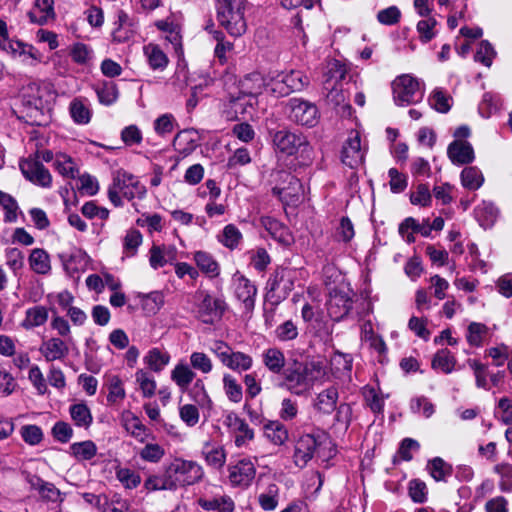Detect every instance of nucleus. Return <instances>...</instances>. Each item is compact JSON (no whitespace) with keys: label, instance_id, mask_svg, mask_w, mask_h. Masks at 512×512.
Masks as SVG:
<instances>
[{"label":"nucleus","instance_id":"nucleus-56","mask_svg":"<svg viewBox=\"0 0 512 512\" xmlns=\"http://www.w3.org/2000/svg\"><path fill=\"white\" fill-rule=\"evenodd\" d=\"M242 240V233L233 224H228L223 228L222 234L219 237V241L231 250L238 247Z\"/></svg>","mask_w":512,"mask_h":512},{"label":"nucleus","instance_id":"nucleus-11","mask_svg":"<svg viewBox=\"0 0 512 512\" xmlns=\"http://www.w3.org/2000/svg\"><path fill=\"white\" fill-rule=\"evenodd\" d=\"M223 425L234 437V443L237 448L247 446L248 443L254 439L253 429L250 428L245 419L241 418L233 411H229L224 414Z\"/></svg>","mask_w":512,"mask_h":512},{"label":"nucleus","instance_id":"nucleus-20","mask_svg":"<svg viewBox=\"0 0 512 512\" xmlns=\"http://www.w3.org/2000/svg\"><path fill=\"white\" fill-rule=\"evenodd\" d=\"M447 154L451 162L456 165L469 164L475 158L472 145L465 140L453 141L448 146Z\"/></svg>","mask_w":512,"mask_h":512},{"label":"nucleus","instance_id":"nucleus-52","mask_svg":"<svg viewBox=\"0 0 512 512\" xmlns=\"http://www.w3.org/2000/svg\"><path fill=\"white\" fill-rule=\"evenodd\" d=\"M115 474L117 480L125 489H135L142 481L140 474L130 468L118 467Z\"/></svg>","mask_w":512,"mask_h":512},{"label":"nucleus","instance_id":"nucleus-58","mask_svg":"<svg viewBox=\"0 0 512 512\" xmlns=\"http://www.w3.org/2000/svg\"><path fill=\"white\" fill-rule=\"evenodd\" d=\"M135 379L144 397L150 398L154 396L156 391V382L147 371L143 369L137 370L135 373Z\"/></svg>","mask_w":512,"mask_h":512},{"label":"nucleus","instance_id":"nucleus-10","mask_svg":"<svg viewBox=\"0 0 512 512\" xmlns=\"http://www.w3.org/2000/svg\"><path fill=\"white\" fill-rule=\"evenodd\" d=\"M289 119L299 125L313 127L318 122L317 107L306 100L291 98L287 103Z\"/></svg>","mask_w":512,"mask_h":512},{"label":"nucleus","instance_id":"nucleus-16","mask_svg":"<svg viewBox=\"0 0 512 512\" xmlns=\"http://www.w3.org/2000/svg\"><path fill=\"white\" fill-rule=\"evenodd\" d=\"M233 286L236 298L243 303L245 309H253L257 294L256 286L238 272L233 275Z\"/></svg>","mask_w":512,"mask_h":512},{"label":"nucleus","instance_id":"nucleus-51","mask_svg":"<svg viewBox=\"0 0 512 512\" xmlns=\"http://www.w3.org/2000/svg\"><path fill=\"white\" fill-rule=\"evenodd\" d=\"M99 101L104 105L113 104L118 98L117 85L112 81H104L95 87Z\"/></svg>","mask_w":512,"mask_h":512},{"label":"nucleus","instance_id":"nucleus-36","mask_svg":"<svg viewBox=\"0 0 512 512\" xmlns=\"http://www.w3.org/2000/svg\"><path fill=\"white\" fill-rule=\"evenodd\" d=\"M263 364L272 373L279 374L285 367L286 359L284 353L275 347L268 348L262 355Z\"/></svg>","mask_w":512,"mask_h":512},{"label":"nucleus","instance_id":"nucleus-29","mask_svg":"<svg viewBox=\"0 0 512 512\" xmlns=\"http://www.w3.org/2000/svg\"><path fill=\"white\" fill-rule=\"evenodd\" d=\"M202 456L206 464L216 470H221L227 459V453L223 446L210 443L204 445Z\"/></svg>","mask_w":512,"mask_h":512},{"label":"nucleus","instance_id":"nucleus-34","mask_svg":"<svg viewBox=\"0 0 512 512\" xmlns=\"http://www.w3.org/2000/svg\"><path fill=\"white\" fill-rule=\"evenodd\" d=\"M337 400V388L329 387L317 395L314 402V407L323 414H330L335 410Z\"/></svg>","mask_w":512,"mask_h":512},{"label":"nucleus","instance_id":"nucleus-46","mask_svg":"<svg viewBox=\"0 0 512 512\" xmlns=\"http://www.w3.org/2000/svg\"><path fill=\"white\" fill-rule=\"evenodd\" d=\"M427 470L435 481H446L452 474V467L442 458L435 457L428 461Z\"/></svg>","mask_w":512,"mask_h":512},{"label":"nucleus","instance_id":"nucleus-31","mask_svg":"<svg viewBox=\"0 0 512 512\" xmlns=\"http://www.w3.org/2000/svg\"><path fill=\"white\" fill-rule=\"evenodd\" d=\"M28 262L31 270L36 274L47 275L52 269L50 256L47 251L42 248H34L31 250Z\"/></svg>","mask_w":512,"mask_h":512},{"label":"nucleus","instance_id":"nucleus-4","mask_svg":"<svg viewBox=\"0 0 512 512\" xmlns=\"http://www.w3.org/2000/svg\"><path fill=\"white\" fill-rule=\"evenodd\" d=\"M145 195L146 188L137 177L123 170L114 173L108 187V198L115 207L123 206V198L131 201L134 198L142 199Z\"/></svg>","mask_w":512,"mask_h":512},{"label":"nucleus","instance_id":"nucleus-24","mask_svg":"<svg viewBox=\"0 0 512 512\" xmlns=\"http://www.w3.org/2000/svg\"><path fill=\"white\" fill-rule=\"evenodd\" d=\"M28 17L32 23L44 25L55 17L54 0H36Z\"/></svg>","mask_w":512,"mask_h":512},{"label":"nucleus","instance_id":"nucleus-26","mask_svg":"<svg viewBox=\"0 0 512 512\" xmlns=\"http://www.w3.org/2000/svg\"><path fill=\"white\" fill-rule=\"evenodd\" d=\"M261 226L269 233V235L278 242L288 245L291 242V235L287 227H285L277 219L270 216H262L260 218Z\"/></svg>","mask_w":512,"mask_h":512},{"label":"nucleus","instance_id":"nucleus-5","mask_svg":"<svg viewBox=\"0 0 512 512\" xmlns=\"http://www.w3.org/2000/svg\"><path fill=\"white\" fill-rule=\"evenodd\" d=\"M168 478H170L174 490L178 487H187L201 482L205 472L201 464L194 460L183 458L173 459L167 466Z\"/></svg>","mask_w":512,"mask_h":512},{"label":"nucleus","instance_id":"nucleus-53","mask_svg":"<svg viewBox=\"0 0 512 512\" xmlns=\"http://www.w3.org/2000/svg\"><path fill=\"white\" fill-rule=\"evenodd\" d=\"M190 395L192 399L197 403L199 407L202 409H207L210 411L213 407V402L209 397L203 380L197 379L190 391Z\"/></svg>","mask_w":512,"mask_h":512},{"label":"nucleus","instance_id":"nucleus-13","mask_svg":"<svg viewBox=\"0 0 512 512\" xmlns=\"http://www.w3.org/2000/svg\"><path fill=\"white\" fill-rule=\"evenodd\" d=\"M20 169L26 179L44 188L52 183V176L38 159H25L20 162Z\"/></svg>","mask_w":512,"mask_h":512},{"label":"nucleus","instance_id":"nucleus-6","mask_svg":"<svg viewBox=\"0 0 512 512\" xmlns=\"http://www.w3.org/2000/svg\"><path fill=\"white\" fill-rule=\"evenodd\" d=\"M210 351L227 368L236 371H248L253 366V358L241 351H234L226 342L222 340L214 341Z\"/></svg>","mask_w":512,"mask_h":512},{"label":"nucleus","instance_id":"nucleus-12","mask_svg":"<svg viewBox=\"0 0 512 512\" xmlns=\"http://www.w3.org/2000/svg\"><path fill=\"white\" fill-rule=\"evenodd\" d=\"M277 175L287 186H276L272 189L285 205H297L304 195V188L298 178L287 172H278Z\"/></svg>","mask_w":512,"mask_h":512},{"label":"nucleus","instance_id":"nucleus-14","mask_svg":"<svg viewBox=\"0 0 512 512\" xmlns=\"http://www.w3.org/2000/svg\"><path fill=\"white\" fill-rule=\"evenodd\" d=\"M364 154L359 133L351 131L341 150L342 163L350 168H356L362 164Z\"/></svg>","mask_w":512,"mask_h":512},{"label":"nucleus","instance_id":"nucleus-60","mask_svg":"<svg viewBox=\"0 0 512 512\" xmlns=\"http://www.w3.org/2000/svg\"><path fill=\"white\" fill-rule=\"evenodd\" d=\"M323 89L327 92V100L334 106L344 105L348 108L350 106L346 103L347 95L345 94L342 84H323Z\"/></svg>","mask_w":512,"mask_h":512},{"label":"nucleus","instance_id":"nucleus-62","mask_svg":"<svg viewBox=\"0 0 512 512\" xmlns=\"http://www.w3.org/2000/svg\"><path fill=\"white\" fill-rule=\"evenodd\" d=\"M289 93L302 90L308 84V77L301 71L281 73Z\"/></svg>","mask_w":512,"mask_h":512},{"label":"nucleus","instance_id":"nucleus-49","mask_svg":"<svg viewBox=\"0 0 512 512\" xmlns=\"http://www.w3.org/2000/svg\"><path fill=\"white\" fill-rule=\"evenodd\" d=\"M71 454L78 461H86L92 459L97 454V446L91 440L73 443L70 446Z\"/></svg>","mask_w":512,"mask_h":512},{"label":"nucleus","instance_id":"nucleus-39","mask_svg":"<svg viewBox=\"0 0 512 512\" xmlns=\"http://www.w3.org/2000/svg\"><path fill=\"white\" fill-rule=\"evenodd\" d=\"M48 320V310L44 306H33L26 310L22 327L29 330L45 324Z\"/></svg>","mask_w":512,"mask_h":512},{"label":"nucleus","instance_id":"nucleus-22","mask_svg":"<svg viewBox=\"0 0 512 512\" xmlns=\"http://www.w3.org/2000/svg\"><path fill=\"white\" fill-rule=\"evenodd\" d=\"M39 351L47 362H52L64 359L69 354V347L61 338L52 337L42 342Z\"/></svg>","mask_w":512,"mask_h":512},{"label":"nucleus","instance_id":"nucleus-15","mask_svg":"<svg viewBox=\"0 0 512 512\" xmlns=\"http://www.w3.org/2000/svg\"><path fill=\"white\" fill-rule=\"evenodd\" d=\"M202 300L198 305L197 314L199 319L206 324H213L221 319L224 313V302L220 299H214L208 293H200Z\"/></svg>","mask_w":512,"mask_h":512},{"label":"nucleus","instance_id":"nucleus-3","mask_svg":"<svg viewBox=\"0 0 512 512\" xmlns=\"http://www.w3.org/2000/svg\"><path fill=\"white\" fill-rule=\"evenodd\" d=\"M246 0H217V20L226 31L234 37L246 32Z\"/></svg>","mask_w":512,"mask_h":512},{"label":"nucleus","instance_id":"nucleus-44","mask_svg":"<svg viewBox=\"0 0 512 512\" xmlns=\"http://www.w3.org/2000/svg\"><path fill=\"white\" fill-rule=\"evenodd\" d=\"M258 503L264 511H274L279 503V487L275 483L269 484L258 495Z\"/></svg>","mask_w":512,"mask_h":512},{"label":"nucleus","instance_id":"nucleus-43","mask_svg":"<svg viewBox=\"0 0 512 512\" xmlns=\"http://www.w3.org/2000/svg\"><path fill=\"white\" fill-rule=\"evenodd\" d=\"M460 178L462 186L473 191L478 190L484 183V176L481 170L475 166L464 168Z\"/></svg>","mask_w":512,"mask_h":512},{"label":"nucleus","instance_id":"nucleus-23","mask_svg":"<svg viewBox=\"0 0 512 512\" xmlns=\"http://www.w3.org/2000/svg\"><path fill=\"white\" fill-rule=\"evenodd\" d=\"M266 86V81L260 73H251L245 76L239 83V93L253 100H257Z\"/></svg>","mask_w":512,"mask_h":512},{"label":"nucleus","instance_id":"nucleus-50","mask_svg":"<svg viewBox=\"0 0 512 512\" xmlns=\"http://www.w3.org/2000/svg\"><path fill=\"white\" fill-rule=\"evenodd\" d=\"M437 20L429 16L423 20H420L416 25V30L419 35V40L422 43H428L434 39L438 33L437 31Z\"/></svg>","mask_w":512,"mask_h":512},{"label":"nucleus","instance_id":"nucleus-35","mask_svg":"<svg viewBox=\"0 0 512 512\" xmlns=\"http://www.w3.org/2000/svg\"><path fill=\"white\" fill-rule=\"evenodd\" d=\"M26 479L31 487L39 492L43 499L52 502L60 500V491L52 483L45 482L34 475H28Z\"/></svg>","mask_w":512,"mask_h":512},{"label":"nucleus","instance_id":"nucleus-33","mask_svg":"<svg viewBox=\"0 0 512 512\" xmlns=\"http://www.w3.org/2000/svg\"><path fill=\"white\" fill-rule=\"evenodd\" d=\"M196 374L193 369L185 362H179L175 365L171 371L172 381L180 388L185 391L188 389L190 384L193 382Z\"/></svg>","mask_w":512,"mask_h":512},{"label":"nucleus","instance_id":"nucleus-57","mask_svg":"<svg viewBox=\"0 0 512 512\" xmlns=\"http://www.w3.org/2000/svg\"><path fill=\"white\" fill-rule=\"evenodd\" d=\"M70 114L73 121L77 124H87L91 119L90 109L83 103L82 100L74 99L70 103Z\"/></svg>","mask_w":512,"mask_h":512},{"label":"nucleus","instance_id":"nucleus-17","mask_svg":"<svg viewBox=\"0 0 512 512\" xmlns=\"http://www.w3.org/2000/svg\"><path fill=\"white\" fill-rule=\"evenodd\" d=\"M256 104L257 100L239 93L237 96L230 97L225 112L229 119L246 118L252 115Z\"/></svg>","mask_w":512,"mask_h":512},{"label":"nucleus","instance_id":"nucleus-7","mask_svg":"<svg viewBox=\"0 0 512 512\" xmlns=\"http://www.w3.org/2000/svg\"><path fill=\"white\" fill-rule=\"evenodd\" d=\"M393 99L399 106H406L420 101L424 90L420 81L410 74L398 76L392 83Z\"/></svg>","mask_w":512,"mask_h":512},{"label":"nucleus","instance_id":"nucleus-64","mask_svg":"<svg viewBox=\"0 0 512 512\" xmlns=\"http://www.w3.org/2000/svg\"><path fill=\"white\" fill-rule=\"evenodd\" d=\"M190 365L192 369L202 374H209L213 370L212 359L204 352H192L190 355Z\"/></svg>","mask_w":512,"mask_h":512},{"label":"nucleus","instance_id":"nucleus-38","mask_svg":"<svg viewBox=\"0 0 512 512\" xmlns=\"http://www.w3.org/2000/svg\"><path fill=\"white\" fill-rule=\"evenodd\" d=\"M498 215V209L489 201H483L475 208V217L484 228L492 226L497 220Z\"/></svg>","mask_w":512,"mask_h":512},{"label":"nucleus","instance_id":"nucleus-9","mask_svg":"<svg viewBox=\"0 0 512 512\" xmlns=\"http://www.w3.org/2000/svg\"><path fill=\"white\" fill-rule=\"evenodd\" d=\"M228 480L232 487L246 489L256 476L255 462L250 458H241L227 467Z\"/></svg>","mask_w":512,"mask_h":512},{"label":"nucleus","instance_id":"nucleus-48","mask_svg":"<svg viewBox=\"0 0 512 512\" xmlns=\"http://www.w3.org/2000/svg\"><path fill=\"white\" fill-rule=\"evenodd\" d=\"M143 236L137 229H129L126 231L122 244H123V256L133 257L137 254L139 246L142 244Z\"/></svg>","mask_w":512,"mask_h":512},{"label":"nucleus","instance_id":"nucleus-45","mask_svg":"<svg viewBox=\"0 0 512 512\" xmlns=\"http://www.w3.org/2000/svg\"><path fill=\"white\" fill-rule=\"evenodd\" d=\"M456 365L454 355L448 349L439 350L432 359V368L450 374Z\"/></svg>","mask_w":512,"mask_h":512},{"label":"nucleus","instance_id":"nucleus-37","mask_svg":"<svg viewBox=\"0 0 512 512\" xmlns=\"http://www.w3.org/2000/svg\"><path fill=\"white\" fill-rule=\"evenodd\" d=\"M201 508L207 511L234 512L235 503L228 495L213 497L211 499H199Z\"/></svg>","mask_w":512,"mask_h":512},{"label":"nucleus","instance_id":"nucleus-18","mask_svg":"<svg viewBox=\"0 0 512 512\" xmlns=\"http://www.w3.org/2000/svg\"><path fill=\"white\" fill-rule=\"evenodd\" d=\"M120 421L126 432L141 443H144L151 435L149 429L130 410L122 411Z\"/></svg>","mask_w":512,"mask_h":512},{"label":"nucleus","instance_id":"nucleus-41","mask_svg":"<svg viewBox=\"0 0 512 512\" xmlns=\"http://www.w3.org/2000/svg\"><path fill=\"white\" fill-rule=\"evenodd\" d=\"M87 265L88 257L86 253L81 250L71 253L68 258L63 260V266L66 272L72 277L85 271Z\"/></svg>","mask_w":512,"mask_h":512},{"label":"nucleus","instance_id":"nucleus-19","mask_svg":"<svg viewBox=\"0 0 512 512\" xmlns=\"http://www.w3.org/2000/svg\"><path fill=\"white\" fill-rule=\"evenodd\" d=\"M352 299L343 292L334 291L327 302V311L334 321L342 320L352 308Z\"/></svg>","mask_w":512,"mask_h":512},{"label":"nucleus","instance_id":"nucleus-25","mask_svg":"<svg viewBox=\"0 0 512 512\" xmlns=\"http://www.w3.org/2000/svg\"><path fill=\"white\" fill-rule=\"evenodd\" d=\"M193 260L197 266V270L210 278H215L220 275V265L214 256L206 251H196L193 254Z\"/></svg>","mask_w":512,"mask_h":512},{"label":"nucleus","instance_id":"nucleus-59","mask_svg":"<svg viewBox=\"0 0 512 512\" xmlns=\"http://www.w3.org/2000/svg\"><path fill=\"white\" fill-rule=\"evenodd\" d=\"M139 457L150 463H158L165 455V449L158 443H147L138 452Z\"/></svg>","mask_w":512,"mask_h":512},{"label":"nucleus","instance_id":"nucleus-63","mask_svg":"<svg viewBox=\"0 0 512 512\" xmlns=\"http://www.w3.org/2000/svg\"><path fill=\"white\" fill-rule=\"evenodd\" d=\"M0 206L3 208L5 222H15L17 220L18 204L16 200L8 193L0 190Z\"/></svg>","mask_w":512,"mask_h":512},{"label":"nucleus","instance_id":"nucleus-42","mask_svg":"<svg viewBox=\"0 0 512 512\" xmlns=\"http://www.w3.org/2000/svg\"><path fill=\"white\" fill-rule=\"evenodd\" d=\"M223 390L232 403H240L243 399V388L239 381L230 373H225L222 379Z\"/></svg>","mask_w":512,"mask_h":512},{"label":"nucleus","instance_id":"nucleus-54","mask_svg":"<svg viewBox=\"0 0 512 512\" xmlns=\"http://www.w3.org/2000/svg\"><path fill=\"white\" fill-rule=\"evenodd\" d=\"M346 75V67L338 60H331L327 64L325 80L323 84H342Z\"/></svg>","mask_w":512,"mask_h":512},{"label":"nucleus","instance_id":"nucleus-30","mask_svg":"<svg viewBox=\"0 0 512 512\" xmlns=\"http://www.w3.org/2000/svg\"><path fill=\"white\" fill-rule=\"evenodd\" d=\"M143 53L152 70L163 71L169 63L165 52L156 44L149 43L145 45L143 47Z\"/></svg>","mask_w":512,"mask_h":512},{"label":"nucleus","instance_id":"nucleus-40","mask_svg":"<svg viewBox=\"0 0 512 512\" xmlns=\"http://www.w3.org/2000/svg\"><path fill=\"white\" fill-rule=\"evenodd\" d=\"M107 402L109 405L117 406L123 402L126 397L124 383L117 375H112L107 380Z\"/></svg>","mask_w":512,"mask_h":512},{"label":"nucleus","instance_id":"nucleus-8","mask_svg":"<svg viewBox=\"0 0 512 512\" xmlns=\"http://www.w3.org/2000/svg\"><path fill=\"white\" fill-rule=\"evenodd\" d=\"M272 141L275 150L287 156H292L299 152L309 156L311 150L306 136L301 132L282 129L273 134Z\"/></svg>","mask_w":512,"mask_h":512},{"label":"nucleus","instance_id":"nucleus-2","mask_svg":"<svg viewBox=\"0 0 512 512\" xmlns=\"http://www.w3.org/2000/svg\"><path fill=\"white\" fill-rule=\"evenodd\" d=\"M335 455L336 449L326 434H305L295 443L293 461L297 467L304 468L314 457L328 462Z\"/></svg>","mask_w":512,"mask_h":512},{"label":"nucleus","instance_id":"nucleus-27","mask_svg":"<svg viewBox=\"0 0 512 512\" xmlns=\"http://www.w3.org/2000/svg\"><path fill=\"white\" fill-rule=\"evenodd\" d=\"M268 285L271 291L287 295L293 288V271L286 268L277 269L270 277Z\"/></svg>","mask_w":512,"mask_h":512},{"label":"nucleus","instance_id":"nucleus-1","mask_svg":"<svg viewBox=\"0 0 512 512\" xmlns=\"http://www.w3.org/2000/svg\"><path fill=\"white\" fill-rule=\"evenodd\" d=\"M326 376L324 361H296L284 371L282 386L292 394L301 396L309 392L315 383L324 381Z\"/></svg>","mask_w":512,"mask_h":512},{"label":"nucleus","instance_id":"nucleus-55","mask_svg":"<svg viewBox=\"0 0 512 512\" xmlns=\"http://www.w3.org/2000/svg\"><path fill=\"white\" fill-rule=\"evenodd\" d=\"M144 488L147 491L174 490L166 469L163 475H149L144 481Z\"/></svg>","mask_w":512,"mask_h":512},{"label":"nucleus","instance_id":"nucleus-61","mask_svg":"<svg viewBox=\"0 0 512 512\" xmlns=\"http://www.w3.org/2000/svg\"><path fill=\"white\" fill-rule=\"evenodd\" d=\"M366 404L374 413H380L384 408V396L374 387L366 386L363 390Z\"/></svg>","mask_w":512,"mask_h":512},{"label":"nucleus","instance_id":"nucleus-21","mask_svg":"<svg viewBox=\"0 0 512 512\" xmlns=\"http://www.w3.org/2000/svg\"><path fill=\"white\" fill-rule=\"evenodd\" d=\"M200 136L194 129H185L177 133L173 146L182 157L190 155L199 145Z\"/></svg>","mask_w":512,"mask_h":512},{"label":"nucleus","instance_id":"nucleus-32","mask_svg":"<svg viewBox=\"0 0 512 512\" xmlns=\"http://www.w3.org/2000/svg\"><path fill=\"white\" fill-rule=\"evenodd\" d=\"M171 356L168 351L158 347L150 349L143 357L144 363L154 372H161L170 362Z\"/></svg>","mask_w":512,"mask_h":512},{"label":"nucleus","instance_id":"nucleus-47","mask_svg":"<svg viewBox=\"0 0 512 512\" xmlns=\"http://www.w3.org/2000/svg\"><path fill=\"white\" fill-rule=\"evenodd\" d=\"M70 416L78 427L88 428L93 421L89 407L84 403L73 404L69 408Z\"/></svg>","mask_w":512,"mask_h":512},{"label":"nucleus","instance_id":"nucleus-28","mask_svg":"<svg viewBox=\"0 0 512 512\" xmlns=\"http://www.w3.org/2000/svg\"><path fill=\"white\" fill-rule=\"evenodd\" d=\"M263 434L275 446L284 445L289 438L286 426L277 420L266 422L263 426Z\"/></svg>","mask_w":512,"mask_h":512}]
</instances>
